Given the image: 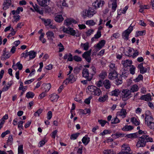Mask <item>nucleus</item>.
Wrapping results in <instances>:
<instances>
[{"label": "nucleus", "mask_w": 154, "mask_h": 154, "mask_svg": "<svg viewBox=\"0 0 154 154\" xmlns=\"http://www.w3.org/2000/svg\"><path fill=\"white\" fill-rule=\"evenodd\" d=\"M86 24L89 26H93L95 24V23L93 20H88L86 21Z\"/></svg>", "instance_id": "46"}, {"label": "nucleus", "mask_w": 154, "mask_h": 154, "mask_svg": "<svg viewBox=\"0 0 154 154\" xmlns=\"http://www.w3.org/2000/svg\"><path fill=\"white\" fill-rule=\"evenodd\" d=\"M137 133L128 134L126 135V137L128 138H135L138 137Z\"/></svg>", "instance_id": "29"}, {"label": "nucleus", "mask_w": 154, "mask_h": 154, "mask_svg": "<svg viewBox=\"0 0 154 154\" xmlns=\"http://www.w3.org/2000/svg\"><path fill=\"white\" fill-rule=\"evenodd\" d=\"M122 150L127 154H131L132 152L131 150L129 145L128 144H124L122 146Z\"/></svg>", "instance_id": "7"}, {"label": "nucleus", "mask_w": 154, "mask_h": 154, "mask_svg": "<svg viewBox=\"0 0 154 154\" xmlns=\"http://www.w3.org/2000/svg\"><path fill=\"white\" fill-rule=\"evenodd\" d=\"M59 98L58 96L56 94H52L50 99L52 102L54 101H57Z\"/></svg>", "instance_id": "39"}, {"label": "nucleus", "mask_w": 154, "mask_h": 154, "mask_svg": "<svg viewBox=\"0 0 154 154\" xmlns=\"http://www.w3.org/2000/svg\"><path fill=\"white\" fill-rule=\"evenodd\" d=\"M42 87L44 88L45 92H48L50 89L51 86L50 84H44L42 85Z\"/></svg>", "instance_id": "24"}, {"label": "nucleus", "mask_w": 154, "mask_h": 154, "mask_svg": "<svg viewBox=\"0 0 154 154\" xmlns=\"http://www.w3.org/2000/svg\"><path fill=\"white\" fill-rule=\"evenodd\" d=\"M117 75L118 74L116 70H111L109 73L108 78L110 79L113 80L116 78Z\"/></svg>", "instance_id": "11"}, {"label": "nucleus", "mask_w": 154, "mask_h": 154, "mask_svg": "<svg viewBox=\"0 0 154 154\" xmlns=\"http://www.w3.org/2000/svg\"><path fill=\"white\" fill-rule=\"evenodd\" d=\"M42 21L44 22L46 26H48L51 23V20L50 19L42 18Z\"/></svg>", "instance_id": "33"}, {"label": "nucleus", "mask_w": 154, "mask_h": 154, "mask_svg": "<svg viewBox=\"0 0 154 154\" xmlns=\"http://www.w3.org/2000/svg\"><path fill=\"white\" fill-rule=\"evenodd\" d=\"M122 64L123 66L126 67L128 66H130L132 63V61L131 60H125L123 61L122 62Z\"/></svg>", "instance_id": "22"}, {"label": "nucleus", "mask_w": 154, "mask_h": 154, "mask_svg": "<svg viewBox=\"0 0 154 154\" xmlns=\"http://www.w3.org/2000/svg\"><path fill=\"white\" fill-rule=\"evenodd\" d=\"M57 46L59 47V52H62L64 50V47L61 43H59L58 45Z\"/></svg>", "instance_id": "47"}, {"label": "nucleus", "mask_w": 154, "mask_h": 154, "mask_svg": "<svg viewBox=\"0 0 154 154\" xmlns=\"http://www.w3.org/2000/svg\"><path fill=\"white\" fill-rule=\"evenodd\" d=\"M82 141L83 143L86 145L89 142V138L84 137L83 138Z\"/></svg>", "instance_id": "41"}, {"label": "nucleus", "mask_w": 154, "mask_h": 154, "mask_svg": "<svg viewBox=\"0 0 154 154\" xmlns=\"http://www.w3.org/2000/svg\"><path fill=\"white\" fill-rule=\"evenodd\" d=\"M91 55L85 52L82 54V57L88 63H90L91 60Z\"/></svg>", "instance_id": "12"}, {"label": "nucleus", "mask_w": 154, "mask_h": 154, "mask_svg": "<svg viewBox=\"0 0 154 154\" xmlns=\"http://www.w3.org/2000/svg\"><path fill=\"white\" fill-rule=\"evenodd\" d=\"M105 43V41L104 40H102L97 43L96 46V47L97 49V51L100 50L104 46Z\"/></svg>", "instance_id": "19"}, {"label": "nucleus", "mask_w": 154, "mask_h": 154, "mask_svg": "<svg viewBox=\"0 0 154 154\" xmlns=\"http://www.w3.org/2000/svg\"><path fill=\"white\" fill-rule=\"evenodd\" d=\"M108 98V96L107 94H105L103 96H100L98 99V101L100 102H104L107 100Z\"/></svg>", "instance_id": "25"}, {"label": "nucleus", "mask_w": 154, "mask_h": 154, "mask_svg": "<svg viewBox=\"0 0 154 154\" xmlns=\"http://www.w3.org/2000/svg\"><path fill=\"white\" fill-rule=\"evenodd\" d=\"M87 88L90 92L93 94L95 89H96V87L93 85L89 86Z\"/></svg>", "instance_id": "35"}, {"label": "nucleus", "mask_w": 154, "mask_h": 154, "mask_svg": "<svg viewBox=\"0 0 154 154\" xmlns=\"http://www.w3.org/2000/svg\"><path fill=\"white\" fill-rule=\"evenodd\" d=\"M60 2L62 6L67 7H68V4L66 2V0H63V1H61Z\"/></svg>", "instance_id": "61"}, {"label": "nucleus", "mask_w": 154, "mask_h": 154, "mask_svg": "<svg viewBox=\"0 0 154 154\" xmlns=\"http://www.w3.org/2000/svg\"><path fill=\"white\" fill-rule=\"evenodd\" d=\"M52 116V112L51 111H49L47 114V118L48 120H50Z\"/></svg>", "instance_id": "58"}, {"label": "nucleus", "mask_w": 154, "mask_h": 154, "mask_svg": "<svg viewBox=\"0 0 154 154\" xmlns=\"http://www.w3.org/2000/svg\"><path fill=\"white\" fill-rule=\"evenodd\" d=\"M4 53L2 55V58H4L5 59L8 58L9 57L10 55L8 52H6L5 49H4L3 50Z\"/></svg>", "instance_id": "31"}, {"label": "nucleus", "mask_w": 154, "mask_h": 154, "mask_svg": "<svg viewBox=\"0 0 154 154\" xmlns=\"http://www.w3.org/2000/svg\"><path fill=\"white\" fill-rule=\"evenodd\" d=\"M135 67L133 66H132V67L130 69V73L132 74H134L135 73Z\"/></svg>", "instance_id": "64"}, {"label": "nucleus", "mask_w": 154, "mask_h": 154, "mask_svg": "<svg viewBox=\"0 0 154 154\" xmlns=\"http://www.w3.org/2000/svg\"><path fill=\"white\" fill-rule=\"evenodd\" d=\"M145 33V31L144 30L138 31L136 32V36H138L139 35H143Z\"/></svg>", "instance_id": "52"}, {"label": "nucleus", "mask_w": 154, "mask_h": 154, "mask_svg": "<svg viewBox=\"0 0 154 154\" xmlns=\"http://www.w3.org/2000/svg\"><path fill=\"white\" fill-rule=\"evenodd\" d=\"M64 23L66 25L68 26L73 23L74 24L76 23V21L73 19L71 18H67L65 20Z\"/></svg>", "instance_id": "17"}, {"label": "nucleus", "mask_w": 154, "mask_h": 154, "mask_svg": "<svg viewBox=\"0 0 154 154\" xmlns=\"http://www.w3.org/2000/svg\"><path fill=\"white\" fill-rule=\"evenodd\" d=\"M73 60L77 62L81 61L82 60V58L77 55H75L73 56Z\"/></svg>", "instance_id": "45"}, {"label": "nucleus", "mask_w": 154, "mask_h": 154, "mask_svg": "<svg viewBox=\"0 0 154 154\" xmlns=\"http://www.w3.org/2000/svg\"><path fill=\"white\" fill-rule=\"evenodd\" d=\"M76 79L73 74L70 75L69 77L67 78L64 81V82L66 85L70 82L71 83H73L76 81Z\"/></svg>", "instance_id": "8"}, {"label": "nucleus", "mask_w": 154, "mask_h": 154, "mask_svg": "<svg viewBox=\"0 0 154 154\" xmlns=\"http://www.w3.org/2000/svg\"><path fill=\"white\" fill-rule=\"evenodd\" d=\"M13 138L12 135H10L7 140V143L9 145H11L13 142Z\"/></svg>", "instance_id": "50"}, {"label": "nucleus", "mask_w": 154, "mask_h": 154, "mask_svg": "<svg viewBox=\"0 0 154 154\" xmlns=\"http://www.w3.org/2000/svg\"><path fill=\"white\" fill-rule=\"evenodd\" d=\"M128 73L127 71H124L122 72V74L121 75V76L122 77H124L125 78L128 76Z\"/></svg>", "instance_id": "51"}, {"label": "nucleus", "mask_w": 154, "mask_h": 154, "mask_svg": "<svg viewBox=\"0 0 154 154\" xmlns=\"http://www.w3.org/2000/svg\"><path fill=\"white\" fill-rule=\"evenodd\" d=\"M139 88L138 86L136 85H134L132 86L131 88V92H135L137 91L138 90Z\"/></svg>", "instance_id": "32"}, {"label": "nucleus", "mask_w": 154, "mask_h": 154, "mask_svg": "<svg viewBox=\"0 0 154 154\" xmlns=\"http://www.w3.org/2000/svg\"><path fill=\"white\" fill-rule=\"evenodd\" d=\"M134 128L131 125H125L122 128V130L124 131H128L132 130Z\"/></svg>", "instance_id": "30"}, {"label": "nucleus", "mask_w": 154, "mask_h": 154, "mask_svg": "<svg viewBox=\"0 0 154 154\" xmlns=\"http://www.w3.org/2000/svg\"><path fill=\"white\" fill-rule=\"evenodd\" d=\"M121 93V91L118 89H116L115 90L110 92L111 96L115 97H118L119 94Z\"/></svg>", "instance_id": "23"}, {"label": "nucleus", "mask_w": 154, "mask_h": 154, "mask_svg": "<svg viewBox=\"0 0 154 154\" xmlns=\"http://www.w3.org/2000/svg\"><path fill=\"white\" fill-rule=\"evenodd\" d=\"M96 12L92 8H89L88 10H85V14H83L84 16L88 17H91L94 14H96Z\"/></svg>", "instance_id": "6"}, {"label": "nucleus", "mask_w": 154, "mask_h": 154, "mask_svg": "<svg viewBox=\"0 0 154 154\" xmlns=\"http://www.w3.org/2000/svg\"><path fill=\"white\" fill-rule=\"evenodd\" d=\"M145 119L146 124H147L150 121L154 120V119L151 116L148 115L146 114H145Z\"/></svg>", "instance_id": "21"}, {"label": "nucleus", "mask_w": 154, "mask_h": 154, "mask_svg": "<svg viewBox=\"0 0 154 154\" xmlns=\"http://www.w3.org/2000/svg\"><path fill=\"white\" fill-rule=\"evenodd\" d=\"M49 0H37L39 5L42 7H45L49 4Z\"/></svg>", "instance_id": "13"}, {"label": "nucleus", "mask_w": 154, "mask_h": 154, "mask_svg": "<svg viewBox=\"0 0 154 154\" xmlns=\"http://www.w3.org/2000/svg\"><path fill=\"white\" fill-rule=\"evenodd\" d=\"M34 96V94L32 92L29 91L26 94V97L27 98H32Z\"/></svg>", "instance_id": "42"}, {"label": "nucleus", "mask_w": 154, "mask_h": 154, "mask_svg": "<svg viewBox=\"0 0 154 154\" xmlns=\"http://www.w3.org/2000/svg\"><path fill=\"white\" fill-rule=\"evenodd\" d=\"M113 150L111 149H108L104 150L102 154H113Z\"/></svg>", "instance_id": "40"}, {"label": "nucleus", "mask_w": 154, "mask_h": 154, "mask_svg": "<svg viewBox=\"0 0 154 154\" xmlns=\"http://www.w3.org/2000/svg\"><path fill=\"white\" fill-rule=\"evenodd\" d=\"M112 136L115 138H118L120 137H122L123 136V134L119 133H116L115 134L113 135Z\"/></svg>", "instance_id": "55"}, {"label": "nucleus", "mask_w": 154, "mask_h": 154, "mask_svg": "<svg viewBox=\"0 0 154 154\" xmlns=\"http://www.w3.org/2000/svg\"><path fill=\"white\" fill-rule=\"evenodd\" d=\"M90 69L91 72L89 73V70L86 68H84L83 69L82 72V76L85 78L88 81H91L93 77L96 73V69L94 66H92Z\"/></svg>", "instance_id": "1"}, {"label": "nucleus", "mask_w": 154, "mask_h": 154, "mask_svg": "<svg viewBox=\"0 0 154 154\" xmlns=\"http://www.w3.org/2000/svg\"><path fill=\"white\" fill-rule=\"evenodd\" d=\"M140 99L147 101H149L152 100L151 95L150 94L141 96Z\"/></svg>", "instance_id": "14"}, {"label": "nucleus", "mask_w": 154, "mask_h": 154, "mask_svg": "<svg viewBox=\"0 0 154 154\" xmlns=\"http://www.w3.org/2000/svg\"><path fill=\"white\" fill-rule=\"evenodd\" d=\"M82 112L84 114H86L87 113H90L91 110L89 109H85L82 111Z\"/></svg>", "instance_id": "53"}, {"label": "nucleus", "mask_w": 154, "mask_h": 154, "mask_svg": "<svg viewBox=\"0 0 154 154\" xmlns=\"http://www.w3.org/2000/svg\"><path fill=\"white\" fill-rule=\"evenodd\" d=\"M46 35L48 39L51 41H52L53 38L55 37L54 34L52 31H49L48 32L46 33Z\"/></svg>", "instance_id": "20"}, {"label": "nucleus", "mask_w": 154, "mask_h": 154, "mask_svg": "<svg viewBox=\"0 0 154 154\" xmlns=\"http://www.w3.org/2000/svg\"><path fill=\"white\" fill-rule=\"evenodd\" d=\"M80 47L83 48L84 50L87 51L89 48V44L88 42L85 43H82L80 45Z\"/></svg>", "instance_id": "28"}, {"label": "nucleus", "mask_w": 154, "mask_h": 154, "mask_svg": "<svg viewBox=\"0 0 154 154\" xmlns=\"http://www.w3.org/2000/svg\"><path fill=\"white\" fill-rule=\"evenodd\" d=\"M109 67L110 68V71H111V70L112 71L115 70L116 71V69L115 66V64L114 63H111L109 65Z\"/></svg>", "instance_id": "48"}, {"label": "nucleus", "mask_w": 154, "mask_h": 154, "mask_svg": "<svg viewBox=\"0 0 154 154\" xmlns=\"http://www.w3.org/2000/svg\"><path fill=\"white\" fill-rule=\"evenodd\" d=\"M103 84L106 89H109L111 85V82L108 79L104 80L103 82Z\"/></svg>", "instance_id": "18"}, {"label": "nucleus", "mask_w": 154, "mask_h": 154, "mask_svg": "<svg viewBox=\"0 0 154 154\" xmlns=\"http://www.w3.org/2000/svg\"><path fill=\"white\" fill-rule=\"evenodd\" d=\"M153 142L152 139L146 135H143L139 138L136 146L137 147H143L146 146V142Z\"/></svg>", "instance_id": "2"}, {"label": "nucleus", "mask_w": 154, "mask_h": 154, "mask_svg": "<svg viewBox=\"0 0 154 154\" xmlns=\"http://www.w3.org/2000/svg\"><path fill=\"white\" fill-rule=\"evenodd\" d=\"M30 4L32 5L33 8L34 9V10L37 13H39L40 14L43 15V12L42 9L36 4L34 5L32 2H29Z\"/></svg>", "instance_id": "9"}, {"label": "nucleus", "mask_w": 154, "mask_h": 154, "mask_svg": "<svg viewBox=\"0 0 154 154\" xmlns=\"http://www.w3.org/2000/svg\"><path fill=\"white\" fill-rule=\"evenodd\" d=\"M23 145H21L18 146V154H23Z\"/></svg>", "instance_id": "49"}, {"label": "nucleus", "mask_w": 154, "mask_h": 154, "mask_svg": "<svg viewBox=\"0 0 154 154\" xmlns=\"http://www.w3.org/2000/svg\"><path fill=\"white\" fill-rule=\"evenodd\" d=\"M94 31L93 29H90L88 30L86 32V34L87 36H89L92 34Z\"/></svg>", "instance_id": "56"}, {"label": "nucleus", "mask_w": 154, "mask_h": 154, "mask_svg": "<svg viewBox=\"0 0 154 154\" xmlns=\"http://www.w3.org/2000/svg\"><path fill=\"white\" fill-rule=\"evenodd\" d=\"M127 114V112L126 110L122 108L120 111L117 112V116H121L122 118H124L126 116Z\"/></svg>", "instance_id": "15"}, {"label": "nucleus", "mask_w": 154, "mask_h": 154, "mask_svg": "<svg viewBox=\"0 0 154 154\" xmlns=\"http://www.w3.org/2000/svg\"><path fill=\"white\" fill-rule=\"evenodd\" d=\"M11 4V0H5L3 4V9L4 10H6L9 8Z\"/></svg>", "instance_id": "16"}, {"label": "nucleus", "mask_w": 154, "mask_h": 154, "mask_svg": "<svg viewBox=\"0 0 154 154\" xmlns=\"http://www.w3.org/2000/svg\"><path fill=\"white\" fill-rule=\"evenodd\" d=\"M130 91L128 89L123 90L121 93V96L122 100L125 101L129 99L131 95Z\"/></svg>", "instance_id": "3"}, {"label": "nucleus", "mask_w": 154, "mask_h": 154, "mask_svg": "<svg viewBox=\"0 0 154 154\" xmlns=\"http://www.w3.org/2000/svg\"><path fill=\"white\" fill-rule=\"evenodd\" d=\"M16 66H17L19 70H21L23 68V66L20 63V62H18L16 64Z\"/></svg>", "instance_id": "62"}, {"label": "nucleus", "mask_w": 154, "mask_h": 154, "mask_svg": "<svg viewBox=\"0 0 154 154\" xmlns=\"http://www.w3.org/2000/svg\"><path fill=\"white\" fill-rule=\"evenodd\" d=\"M54 20L56 22L60 23L63 21V18L61 15H58L55 17Z\"/></svg>", "instance_id": "26"}, {"label": "nucleus", "mask_w": 154, "mask_h": 154, "mask_svg": "<svg viewBox=\"0 0 154 154\" xmlns=\"http://www.w3.org/2000/svg\"><path fill=\"white\" fill-rule=\"evenodd\" d=\"M101 93V91L100 90L96 87V89H95L93 94L95 95L98 96L100 95Z\"/></svg>", "instance_id": "37"}, {"label": "nucleus", "mask_w": 154, "mask_h": 154, "mask_svg": "<svg viewBox=\"0 0 154 154\" xmlns=\"http://www.w3.org/2000/svg\"><path fill=\"white\" fill-rule=\"evenodd\" d=\"M131 122L136 125H138L140 124L139 122L134 117H133L131 118Z\"/></svg>", "instance_id": "38"}, {"label": "nucleus", "mask_w": 154, "mask_h": 154, "mask_svg": "<svg viewBox=\"0 0 154 154\" xmlns=\"http://www.w3.org/2000/svg\"><path fill=\"white\" fill-rule=\"evenodd\" d=\"M133 29V27L130 26L127 29L125 30L122 33V38L126 41H127L128 40L129 34L132 31Z\"/></svg>", "instance_id": "5"}, {"label": "nucleus", "mask_w": 154, "mask_h": 154, "mask_svg": "<svg viewBox=\"0 0 154 154\" xmlns=\"http://www.w3.org/2000/svg\"><path fill=\"white\" fill-rule=\"evenodd\" d=\"M143 79V76L142 75H139L138 77L136 78L135 80L136 82H138L140 80H141Z\"/></svg>", "instance_id": "59"}, {"label": "nucleus", "mask_w": 154, "mask_h": 154, "mask_svg": "<svg viewBox=\"0 0 154 154\" xmlns=\"http://www.w3.org/2000/svg\"><path fill=\"white\" fill-rule=\"evenodd\" d=\"M104 2L103 1L101 0H96L93 3V6L95 8H97L102 7L104 4Z\"/></svg>", "instance_id": "10"}, {"label": "nucleus", "mask_w": 154, "mask_h": 154, "mask_svg": "<svg viewBox=\"0 0 154 154\" xmlns=\"http://www.w3.org/2000/svg\"><path fill=\"white\" fill-rule=\"evenodd\" d=\"M98 122L102 127H103L106 123H109L107 121L102 119L98 120Z\"/></svg>", "instance_id": "43"}, {"label": "nucleus", "mask_w": 154, "mask_h": 154, "mask_svg": "<svg viewBox=\"0 0 154 154\" xmlns=\"http://www.w3.org/2000/svg\"><path fill=\"white\" fill-rule=\"evenodd\" d=\"M29 56L30 59L34 58L36 54V53L34 51H30L29 52Z\"/></svg>", "instance_id": "36"}, {"label": "nucleus", "mask_w": 154, "mask_h": 154, "mask_svg": "<svg viewBox=\"0 0 154 154\" xmlns=\"http://www.w3.org/2000/svg\"><path fill=\"white\" fill-rule=\"evenodd\" d=\"M133 50V49L131 48H127L128 51L125 52V50H124V52L125 53V54L128 56V57H131L132 56V54L131 53L132 52Z\"/></svg>", "instance_id": "27"}, {"label": "nucleus", "mask_w": 154, "mask_h": 154, "mask_svg": "<svg viewBox=\"0 0 154 154\" xmlns=\"http://www.w3.org/2000/svg\"><path fill=\"white\" fill-rule=\"evenodd\" d=\"M101 32L100 31H98L97 34L94 35V37L95 39H98L101 37Z\"/></svg>", "instance_id": "60"}, {"label": "nucleus", "mask_w": 154, "mask_h": 154, "mask_svg": "<svg viewBox=\"0 0 154 154\" xmlns=\"http://www.w3.org/2000/svg\"><path fill=\"white\" fill-rule=\"evenodd\" d=\"M73 60V57H72V55L71 54H68V57L67 58L68 61H72Z\"/></svg>", "instance_id": "63"}, {"label": "nucleus", "mask_w": 154, "mask_h": 154, "mask_svg": "<svg viewBox=\"0 0 154 154\" xmlns=\"http://www.w3.org/2000/svg\"><path fill=\"white\" fill-rule=\"evenodd\" d=\"M79 134V133H78L72 134L70 138L71 139L75 140L77 138Z\"/></svg>", "instance_id": "54"}, {"label": "nucleus", "mask_w": 154, "mask_h": 154, "mask_svg": "<svg viewBox=\"0 0 154 154\" xmlns=\"http://www.w3.org/2000/svg\"><path fill=\"white\" fill-rule=\"evenodd\" d=\"M63 31L64 32L70 34L72 36H75L77 37L79 36V34H76V32L72 28L68 27V28L63 27Z\"/></svg>", "instance_id": "4"}, {"label": "nucleus", "mask_w": 154, "mask_h": 154, "mask_svg": "<svg viewBox=\"0 0 154 154\" xmlns=\"http://www.w3.org/2000/svg\"><path fill=\"white\" fill-rule=\"evenodd\" d=\"M107 76V72L105 71H102L99 75V77L102 79H104Z\"/></svg>", "instance_id": "34"}, {"label": "nucleus", "mask_w": 154, "mask_h": 154, "mask_svg": "<svg viewBox=\"0 0 154 154\" xmlns=\"http://www.w3.org/2000/svg\"><path fill=\"white\" fill-rule=\"evenodd\" d=\"M117 7L116 3H112V12H114L116 11Z\"/></svg>", "instance_id": "57"}, {"label": "nucleus", "mask_w": 154, "mask_h": 154, "mask_svg": "<svg viewBox=\"0 0 154 154\" xmlns=\"http://www.w3.org/2000/svg\"><path fill=\"white\" fill-rule=\"evenodd\" d=\"M120 122V120L116 117L111 120V123L112 124H116L119 123Z\"/></svg>", "instance_id": "44"}]
</instances>
